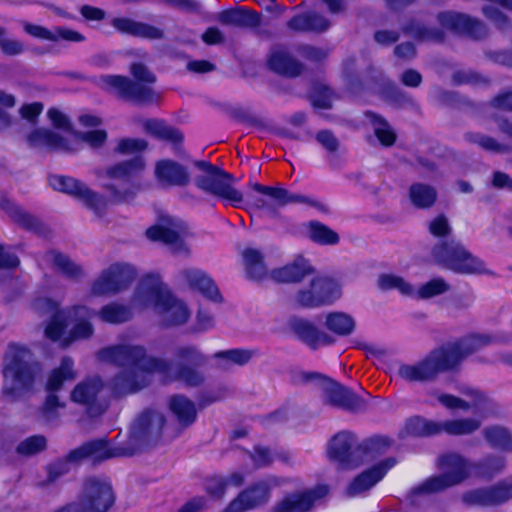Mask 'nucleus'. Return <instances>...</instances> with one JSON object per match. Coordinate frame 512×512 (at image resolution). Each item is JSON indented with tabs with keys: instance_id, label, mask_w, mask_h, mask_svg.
<instances>
[{
	"instance_id": "0e129e2a",
	"label": "nucleus",
	"mask_w": 512,
	"mask_h": 512,
	"mask_svg": "<svg viewBox=\"0 0 512 512\" xmlns=\"http://www.w3.org/2000/svg\"><path fill=\"white\" fill-rule=\"evenodd\" d=\"M73 467L68 462L66 457L57 459L56 461L50 463L47 467V482L48 483H54L57 481L60 477L68 474Z\"/></svg>"
},
{
	"instance_id": "5701e85b",
	"label": "nucleus",
	"mask_w": 512,
	"mask_h": 512,
	"mask_svg": "<svg viewBox=\"0 0 512 512\" xmlns=\"http://www.w3.org/2000/svg\"><path fill=\"white\" fill-rule=\"evenodd\" d=\"M437 21L443 28L475 40L483 39L488 34V30L482 22L465 14L453 11L441 12L437 15Z\"/></svg>"
},
{
	"instance_id": "e2e57ef3",
	"label": "nucleus",
	"mask_w": 512,
	"mask_h": 512,
	"mask_svg": "<svg viewBox=\"0 0 512 512\" xmlns=\"http://www.w3.org/2000/svg\"><path fill=\"white\" fill-rule=\"evenodd\" d=\"M228 480L223 476H211L205 480L206 493L216 500H221L226 492Z\"/></svg>"
},
{
	"instance_id": "f3484780",
	"label": "nucleus",
	"mask_w": 512,
	"mask_h": 512,
	"mask_svg": "<svg viewBox=\"0 0 512 512\" xmlns=\"http://www.w3.org/2000/svg\"><path fill=\"white\" fill-rule=\"evenodd\" d=\"M135 277L136 272L131 265L112 264L93 282L91 293L96 296L118 293L128 288Z\"/></svg>"
},
{
	"instance_id": "c85d7f7f",
	"label": "nucleus",
	"mask_w": 512,
	"mask_h": 512,
	"mask_svg": "<svg viewBox=\"0 0 512 512\" xmlns=\"http://www.w3.org/2000/svg\"><path fill=\"white\" fill-rule=\"evenodd\" d=\"M181 277L193 289H197L203 296L209 300L221 303L223 298L214 281L199 269H185L180 273Z\"/></svg>"
},
{
	"instance_id": "aec40b11",
	"label": "nucleus",
	"mask_w": 512,
	"mask_h": 512,
	"mask_svg": "<svg viewBox=\"0 0 512 512\" xmlns=\"http://www.w3.org/2000/svg\"><path fill=\"white\" fill-rule=\"evenodd\" d=\"M277 485L275 478L259 480L241 491L222 512H246L266 505L271 490Z\"/></svg>"
},
{
	"instance_id": "864d4df0",
	"label": "nucleus",
	"mask_w": 512,
	"mask_h": 512,
	"mask_svg": "<svg viewBox=\"0 0 512 512\" xmlns=\"http://www.w3.org/2000/svg\"><path fill=\"white\" fill-rule=\"evenodd\" d=\"M366 117L373 126L374 134L384 146H392L396 141V134L389 123L381 116L367 112Z\"/></svg>"
},
{
	"instance_id": "13d9d810",
	"label": "nucleus",
	"mask_w": 512,
	"mask_h": 512,
	"mask_svg": "<svg viewBox=\"0 0 512 512\" xmlns=\"http://www.w3.org/2000/svg\"><path fill=\"white\" fill-rule=\"evenodd\" d=\"M64 404L53 393L47 395L44 404L39 410V420L45 424H53L60 418V410Z\"/></svg>"
},
{
	"instance_id": "ea45409f",
	"label": "nucleus",
	"mask_w": 512,
	"mask_h": 512,
	"mask_svg": "<svg viewBox=\"0 0 512 512\" xmlns=\"http://www.w3.org/2000/svg\"><path fill=\"white\" fill-rule=\"evenodd\" d=\"M144 166L143 158L137 156L108 167L104 173L109 179L128 183L132 177L144 169Z\"/></svg>"
},
{
	"instance_id": "a19ab883",
	"label": "nucleus",
	"mask_w": 512,
	"mask_h": 512,
	"mask_svg": "<svg viewBox=\"0 0 512 512\" xmlns=\"http://www.w3.org/2000/svg\"><path fill=\"white\" fill-rule=\"evenodd\" d=\"M144 130L150 135L168 141L174 145L183 141V134L180 130L158 119H145L142 121Z\"/></svg>"
},
{
	"instance_id": "473e14b6",
	"label": "nucleus",
	"mask_w": 512,
	"mask_h": 512,
	"mask_svg": "<svg viewBox=\"0 0 512 512\" xmlns=\"http://www.w3.org/2000/svg\"><path fill=\"white\" fill-rule=\"evenodd\" d=\"M158 180L168 186H186L190 181L187 169L172 160H161L155 169Z\"/></svg>"
},
{
	"instance_id": "c03bdc74",
	"label": "nucleus",
	"mask_w": 512,
	"mask_h": 512,
	"mask_svg": "<svg viewBox=\"0 0 512 512\" xmlns=\"http://www.w3.org/2000/svg\"><path fill=\"white\" fill-rule=\"evenodd\" d=\"M76 373L73 370V361L69 357H64L60 366L53 369L49 374L46 389L50 392L58 391L62 388L65 381L74 380Z\"/></svg>"
},
{
	"instance_id": "a211bd4d",
	"label": "nucleus",
	"mask_w": 512,
	"mask_h": 512,
	"mask_svg": "<svg viewBox=\"0 0 512 512\" xmlns=\"http://www.w3.org/2000/svg\"><path fill=\"white\" fill-rule=\"evenodd\" d=\"M364 453L363 445L357 444L355 435L349 431L337 433L329 442L328 456L341 468L352 469L360 465Z\"/></svg>"
},
{
	"instance_id": "bb28decb",
	"label": "nucleus",
	"mask_w": 512,
	"mask_h": 512,
	"mask_svg": "<svg viewBox=\"0 0 512 512\" xmlns=\"http://www.w3.org/2000/svg\"><path fill=\"white\" fill-rule=\"evenodd\" d=\"M76 313L80 317H98L102 322L114 325L127 322L132 318L131 309L126 305L116 302L103 306L99 311L91 310L86 306L79 305L76 309Z\"/></svg>"
},
{
	"instance_id": "9b49d317",
	"label": "nucleus",
	"mask_w": 512,
	"mask_h": 512,
	"mask_svg": "<svg viewBox=\"0 0 512 512\" xmlns=\"http://www.w3.org/2000/svg\"><path fill=\"white\" fill-rule=\"evenodd\" d=\"M202 174L195 178V185L202 191L239 207L243 194L232 186L233 176L207 161H196Z\"/></svg>"
},
{
	"instance_id": "f704fd0d",
	"label": "nucleus",
	"mask_w": 512,
	"mask_h": 512,
	"mask_svg": "<svg viewBox=\"0 0 512 512\" xmlns=\"http://www.w3.org/2000/svg\"><path fill=\"white\" fill-rule=\"evenodd\" d=\"M313 268L307 260L298 257L292 263L271 271V278L278 283H297L307 275L312 274Z\"/></svg>"
},
{
	"instance_id": "680f3d73",
	"label": "nucleus",
	"mask_w": 512,
	"mask_h": 512,
	"mask_svg": "<svg viewBox=\"0 0 512 512\" xmlns=\"http://www.w3.org/2000/svg\"><path fill=\"white\" fill-rule=\"evenodd\" d=\"M378 285L383 290L398 289L405 295H410L413 292V288L409 283L403 278L392 274L381 275L378 279Z\"/></svg>"
},
{
	"instance_id": "e433bc0d",
	"label": "nucleus",
	"mask_w": 512,
	"mask_h": 512,
	"mask_svg": "<svg viewBox=\"0 0 512 512\" xmlns=\"http://www.w3.org/2000/svg\"><path fill=\"white\" fill-rule=\"evenodd\" d=\"M46 258L58 273L62 274L69 280L78 281L85 275L81 265L74 262L64 253L51 250L47 252Z\"/></svg>"
},
{
	"instance_id": "4be33fe9",
	"label": "nucleus",
	"mask_w": 512,
	"mask_h": 512,
	"mask_svg": "<svg viewBox=\"0 0 512 512\" xmlns=\"http://www.w3.org/2000/svg\"><path fill=\"white\" fill-rule=\"evenodd\" d=\"M328 493L329 487L327 485H317L301 492H294L278 501L271 508V512H309L313 509L315 503Z\"/></svg>"
},
{
	"instance_id": "f03ea898",
	"label": "nucleus",
	"mask_w": 512,
	"mask_h": 512,
	"mask_svg": "<svg viewBox=\"0 0 512 512\" xmlns=\"http://www.w3.org/2000/svg\"><path fill=\"white\" fill-rule=\"evenodd\" d=\"M133 306L153 308L163 326L185 324L190 311L186 304L172 295L159 276L148 275L139 283L132 300Z\"/></svg>"
},
{
	"instance_id": "412c9836",
	"label": "nucleus",
	"mask_w": 512,
	"mask_h": 512,
	"mask_svg": "<svg viewBox=\"0 0 512 512\" xmlns=\"http://www.w3.org/2000/svg\"><path fill=\"white\" fill-rule=\"evenodd\" d=\"M512 499V478L495 485L464 492L461 501L466 506H498Z\"/></svg>"
},
{
	"instance_id": "09e8293b",
	"label": "nucleus",
	"mask_w": 512,
	"mask_h": 512,
	"mask_svg": "<svg viewBox=\"0 0 512 512\" xmlns=\"http://www.w3.org/2000/svg\"><path fill=\"white\" fill-rule=\"evenodd\" d=\"M482 434L491 447L512 452V436L506 428L489 426L483 429Z\"/></svg>"
},
{
	"instance_id": "2f4dec72",
	"label": "nucleus",
	"mask_w": 512,
	"mask_h": 512,
	"mask_svg": "<svg viewBox=\"0 0 512 512\" xmlns=\"http://www.w3.org/2000/svg\"><path fill=\"white\" fill-rule=\"evenodd\" d=\"M0 206L9 215V217L22 228L39 235H45L48 233V228L40 219L24 211L20 206L10 200H1Z\"/></svg>"
},
{
	"instance_id": "052dcab7",
	"label": "nucleus",
	"mask_w": 512,
	"mask_h": 512,
	"mask_svg": "<svg viewBox=\"0 0 512 512\" xmlns=\"http://www.w3.org/2000/svg\"><path fill=\"white\" fill-rule=\"evenodd\" d=\"M450 290V285L443 278H434L423 284L417 291L421 299H429Z\"/></svg>"
},
{
	"instance_id": "2eb2a0df",
	"label": "nucleus",
	"mask_w": 512,
	"mask_h": 512,
	"mask_svg": "<svg viewBox=\"0 0 512 512\" xmlns=\"http://www.w3.org/2000/svg\"><path fill=\"white\" fill-rule=\"evenodd\" d=\"M320 379L324 402L346 411L357 412L365 408V402L347 387L317 373H309L305 380Z\"/></svg>"
},
{
	"instance_id": "b1692460",
	"label": "nucleus",
	"mask_w": 512,
	"mask_h": 512,
	"mask_svg": "<svg viewBox=\"0 0 512 512\" xmlns=\"http://www.w3.org/2000/svg\"><path fill=\"white\" fill-rule=\"evenodd\" d=\"M156 371H144L139 368H122L111 380V391L117 396L137 393L151 383V374Z\"/></svg>"
},
{
	"instance_id": "dca6fc26",
	"label": "nucleus",
	"mask_w": 512,
	"mask_h": 512,
	"mask_svg": "<svg viewBox=\"0 0 512 512\" xmlns=\"http://www.w3.org/2000/svg\"><path fill=\"white\" fill-rule=\"evenodd\" d=\"M187 234L185 224L175 218L161 217L158 224L146 230L147 237L152 241H161L175 254H189V249L184 242Z\"/></svg>"
},
{
	"instance_id": "6ab92c4d",
	"label": "nucleus",
	"mask_w": 512,
	"mask_h": 512,
	"mask_svg": "<svg viewBox=\"0 0 512 512\" xmlns=\"http://www.w3.org/2000/svg\"><path fill=\"white\" fill-rule=\"evenodd\" d=\"M340 297L336 282L328 277H316L308 288L301 289L295 296L296 303L304 308H316L332 303Z\"/></svg>"
},
{
	"instance_id": "f257e3e1",
	"label": "nucleus",
	"mask_w": 512,
	"mask_h": 512,
	"mask_svg": "<svg viewBox=\"0 0 512 512\" xmlns=\"http://www.w3.org/2000/svg\"><path fill=\"white\" fill-rule=\"evenodd\" d=\"M497 338L487 333H473L431 350L414 364H404L399 376L408 382H431L439 374L459 370L463 360L480 349L491 345Z\"/></svg>"
},
{
	"instance_id": "5fc2aeb1",
	"label": "nucleus",
	"mask_w": 512,
	"mask_h": 512,
	"mask_svg": "<svg viewBox=\"0 0 512 512\" xmlns=\"http://www.w3.org/2000/svg\"><path fill=\"white\" fill-rule=\"evenodd\" d=\"M405 432L410 436L416 437L436 435L440 433V422L413 417L407 421Z\"/></svg>"
},
{
	"instance_id": "6e6d98bb",
	"label": "nucleus",
	"mask_w": 512,
	"mask_h": 512,
	"mask_svg": "<svg viewBox=\"0 0 512 512\" xmlns=\"http://www.w3.org/2000/svg\"><path fill=\"white\" fill-rule=\"evenodd\" d=\"M308 235L313 242L321 245H334L339 242L338 234L318 221L309 222Z\"/></svg>"
},
{
	"instance_id": "72a5a7b5",
	"label": "nucleus",
	"mask_w": 512,
	"mask_h": 512,
	"mask_svg": "<svg viewBox=\"0 0 512 512\" xmlns=\"http://www.w3.org/2000/svg\"><path fill=\"white\" fill-rule=\"evenodd\" d=\"M112 25L118 31L135 37L157 40L163 39L165 36V33L162 29L129 18H115L112 21Z\"/></svg>"
},
{
	"instance_id": "79ce46f5",
	"label": "nucleus",
	"mask_w": 512,
	"mask_h": 512,
	"mask_svg": "<svg viewBox=\"0 0 512 512\" xmlns=\"http://www.w3.org/2000/svg\"><path fill=\"white\" fill-rule=\"evenodd\" d=\"M384 476V469L372 467L358 475L346 488V494L350 497L360 495L372 488Z\"/></svg>"
},
{
	"instance_id": "de8ad7c7",
	"label": "nucleus",
	"mask_w": 512,
	"mask_h": 512,
	"mask_svg": "<svg viewBox=\"0 0 512 512\" xmlns=\"http://www.w3.org/2000/svg\"><path fill=\"white\" fill-rule=\"evenodd\" d=\"M247 276L253 280H261L267 275L263 254L257 250L248 248L242 253Z\"/></svg>"
},
{
	"instance_id": "338daca9",
	"label": "nucleus",
	"mask_w": 512,
	"mask_h": 512,
	"mask_svg": "<svg viewBox=\"0 0 512 512\" xmlns=\"http://www.w3.org/2000/svg\"><path fill=\"white\" fill-rule=\"evenodd\" d=\"M76 140L88 143L92 148H98L104 144L107 138V133L104 130H93L90 132H74Z\"/></svg>"
},
{
	"instance_id": "58836bf2",
	"label": "nucleus",
	"mask_w": 512,
	"mask_h": 512,
	"mask_svg": "<svg viewBox=\"0 0 512 512\" xmlns=\"http://www.w3.org/2000/svg\"><path fill=\"white\" fill-rule=\"evenodd\" d=\"M222 24L241 28H254L260 25V16L252 11L242 8L229 9L218 15Z\"/></svg>"
},
{
	"instance_id": "49530a36",
	"label": "nucleus",
	"mask_w": 512,
	"mask_h": 512,
	"mask_svg": "<svg viewBox=\"0 0 512 512\" xmlns=\"http://www.w3.org/2000/svg\"><path fill=\"white\" fill-rule=\"evenodd\" d=\"M412 204L419 209L430 208L437 199L436 189L428 184L414 183L409 188Z\"/></svg>"
},
{
	"instance_id": "c756f323",
	"label": "nucleus",
	"mask_w": 512,
	"mask_h": 512,
	"mask_svg": "<svg viewBox=\"0 0 512 512\" xmlns=\"http://www.w3.org/2000/svg\"><path fill=\"white\" fill-rule=\"evenodd\" d=\"M118 455L109 451L107 441L105 439H96L84 443L80 447L71 450L65 457L72 467L78 466L83 460L94 457L104 460Z\"/></svg>"
},
{
	"instance_id": "7ed1b4c3",
	"label": "nucleus",
	"mask_w": 512,
	"mask_h": 512,
	"mask_svg": "<svg viewBox=\"0 0 512 512\" xmlns=\"http://www.w3.org/2000/svg\"><path fill=\"white\" fill-rule=\"evenodd\" d=\"M39 364L25 347L10 344L4 356L2 393L12 401L29 392L39 373Z\"/></svg>"
},
{
	"instance_id": "4468645a",
	"label": "nucleus",
	"mask_w": 512,
	"mask_h": 512,
	"mask_svg": "<svg viewBox=\"0 0 512 512\" xmlns=\"http://www.w3.org/2000/svg\"><path fill=\"white\" fill-rule=\"evenodd\" d=\"M442 474L427 479L417 488L421 493H437L460 484L468 477L467 464L459 454L443 455L438 460Z\"/></svg>"
},
{
	"instance_id": "c9c22d12",
	"label": "nucleus",
	"mask_w": 512,
	"mask_h": 512,
	"mask_svg": "<svg viewBox=\"0 0 512 512\" xmlns=\"http://www.w3.org/2000/svg\"><path fill=\"white\" fill-rule=\"evenodd\" d=\"M268 64L274 72L291 78L299 76L303 70L302 64L282 49L271 53Z\"/></svg>"
},
{
	"instance_id": "20e7f679",
	"label": "nucleus",
	"mask_w": 512,
	"mask_h": 512,
	"mask_svg": "<svg viewBox=\"0 0 512 512\" xmlns=\"http://www.w3.org/2000/svg\"><path fill=\"white\" fill-rule=\"evenodd\" d=\"M49 184L53 189L83 202L97 216L105 214L109 201L115 204L128 203L134 199L138 192V187L135 185L120 190L114 184H104L103 187L110 193L108 200L103 195L91 190L85 183L72 177L53 175L49 177Z\"/></svg>"
},
{
	"instance_id": "774afa93",
	"label": "nucleus",
	"mask_w": 512,
	"mask_h": 512,
	"mask_svg": "<svg viewBox=\"0 0 512 512\" xmlns=\"http://www.w3.org/2000/svg\"><path fill=\"white\" fill-rule=\"evenodd\" d=\"M429 232L435 237H446L452 229L449 225L448 219L444 215H438L428 225Z\"/></svg>"
},
{
	"instance_id": "a878e982",
	"label": "nucleus",
	"mask_w": 512,
	"mask_h": 512,
	"mask_svg": "<svg viewBox=\"0 0 512 512\" xmlns=\"http://www.w3.org/2000/svg\"><path fill=\"white\" fill-rule=\"evenodd\" d=\"M30 148L47 152H73L77 148L72 147L67 139L49 129L38 128L27 136Z\"/></svg>"
},
{
	"instance_id": "9d476101",
	"label": "nucleus",
	"mask_w": 512,
	"mask_h": 512,
	"mask_svg": "<svg viewBox=\"0 0 512 512\" xmlns=\"http://www.w3.org/2000/svg\"><path fill=\"white\" fill-rule=\"evenodd\" d=\"M115 502L111 484L98 477L84 480L77 502H71L55 512H108Z\"/></svg>"
},
{
	"instance_id": "bf43d9fd",
	"label": "nucleus",
	"mask_w": 512,
	"mask_h": 512,
	"mask_svg": "<svg viewBox=\"0 0 512 512\" xmlns=\"http://www.w3.org/2000/svg\"><path fill=\"white\" fill-rule=\"evenodd\" d=\"M47 440L43 435L30 436L19 443L16 452L25 457H30L44 451Z\"/></svg>"
},
{
	"instance_id": "8fccbe9b",
	"label": "nucleus",
	"mask_w": 512,
	"mask_h": 512,
	"mask_svg": "<svg viewBox=\"0 0 512 512\" xmlns=\"http://www.w3.org/2000/svg\"><path fill=\"white\" fill-rule=\"evenodd\" d=\"M481 426V421L474 418H463L440 422V433L446 432L449 435L461 436L470 435Z\"/></svg>"
},
{
	"instance_id": "7c9ffc66",
	"label": "nucleus",
	"mask_w": 512,
	"mask_h": 512,
	"mask_svg": "<svg viewBox=\"0 0 512 512\" xmlns=\"http://www.w3.org/2000/svg\"><path fill=\"white\" fill-rule=\"evenodd\" d=\"M464 394L469 396L471 401H465L450 394L440 395L438 401L448 409H460L464 411L474 409L476 412H482L491 403L489 398L478 390L467 389L464 391Z\"/></svg>"
},
{
	"instance_id": "6e6552de",
	"label": "nucleus",
	"mask_w": 512,
	"mask_h": 512,
	"mask_svg": "<svg viewBox=\"0 0 512 512\" xmlns=\"http://www.w3.org/2000/svg\"><path fill=\"white\" fill-rule=\"evenodd\" d=\"M79 306L72 308L71 312L60 310L53 301L50 299H38L34 303V309L42 315H49L50 321L45 328V335L47 338L56 341L62 335V332L68 325V318L73 316L77 323L71 330V337L73 340L87 339L92 336L94 328L89 322L92 318L80 317L76 313Z\"/></svg>"
},
{
	"instance_id": "4c0bfd02",
	"label": "nucleus",
	"mask_w": 512,
	"mask_h": 512,
	"mask_svg": "<svg viewBox=\"0 0 512 512\" xmlns=\"http://www.w3.org/2000/svg\"><path fill=\"white\" fill-rule=\"evenodd\" d=\"M404 34L420 42H442L444 32L435 27H429L420 20L412 18L402 27Z\"/></svg>"
},
{
	"instance_id": "ddd939ff",
	"label": "nucleus",
	"mask_w": 512,
	"mask_h": 512,
	"mask_svg": "<svg viewBox=\"0 0 512 512\" xmlns=\"http://www.w3.org/2000/svg\"><path fill=\"white\" fill-rule=\"evenodd\" d=\"M104 387L101 377H87L71 390L70 400L79 405L89 418H99L108 409V402L103 397Z\"/></svg>"
},
{
	"instance_id": "37998d69",
	"label": "nucleus",
	"mask_w": 512,
	"mask_h": 512,
	"mask_svg": "<svg viewBox=\"0 0 512 512\" xmlns=\"http://www.w3.org/2000/svg\"><path fill=\"white\" fill-rule=\"evenodd\" d=\"M369 70L372 73L371 79L374 82L381 83L386 86L385 97L389 102L397 106L413 104V99L398 88L393 82L389 81L382 71L373 67H370Z\"/></svg>"
},
{
	"instance_id": "3c124183",
	"label": "nucleus",
	"mask_w": 512,
	"mask_h": 512,
	"mask_svg": "<svg viewBox=\"0 0 512 512\" xmlns=\"http://www.w3.org/2000/svg\"><path fill=\"white\" fill-rule=\"evenodd\" d=\"M506 466V459L500 455H488L473 464V468L478 476L491 479L500 474Z\"/></svg>"
},
{
	"instance_id": "69168bd1",
	"label": "nucleus",
	"mask_w": 512,
	"mask_h": 512,
	"mask_svg": "<svg viewBox=\"0 0 512 512\" xmlns=\"http://www.w3.org/2000/svg\"><path fill=\"white\" fill-rule=\"evenodd\" d=\"M148 147V142L144 139L124 138L118 142L115 152L120 154H133L144 151Z\"/></svg>"
},
{
	"instance_id": "423d86ee",
	"label": "nucleus",
	"mask_w": 512,
	"mask_h": 512,
	"mask_svg": "<svg viewBox=\"0 0 512 512\" xmlns=\"http://www.w3.org/2000/svg\"><path fill=\"white\" fill-rule=\"evenodd\" d=\"M176 363L167 359L158 358L164 363L158 368L164 383L181 381L188 387H199L205 382L204 374L197 368L207 363V357L194 345H181L174 350Z\"/></svg>"
},
{
	"instance_id": "4d7b16f0",
	"label": "nucleus",
	"mask_w": 512,
	"mask_h": 512,
	"mask_svg": "<svg viewBox=\"0 0 512 512\" xmlns=\"http://www.w3.org/2000/svg\"><path fill=\"white\" fill-rule=\"evenodd\" d=\"M255 355L254 350L249 349H230L225 351H219L214 354V358L223 361L221 364L222 368H228L229 364H236L239 366L247 364L252 357Z\"/></svg>"
},
{
	"instance_id": "39448f33",
	"label": "nucleus",
	"mask_w": 512,
	"mask_h": 512,
	"mask_svg": "<svg viewBox=\"0 0 512 512\" xmlns=\"http://www.w3.org/2000/svg\"><path fill=\"white\" fill-rule=\"evenodd\" d=\"M130 72L137 81L126 76L102 75L94 82L101 89L136 104L147 105L157 102L160 96L147 85L156 81V76L150 69L141 63H134L131 65Z\"/></svg>"
},
{
	"instance_id": "603ef678",
	"label": "nucleus",
	"mask_w": 512,
	"mask_h": 512,
	"mask_svg": "<svg viewBox=\"0 0 512 512\" xmlns=\"http://www.w3.org/2000/svg\"><path fill=\"white\" fill-rule=\"evenodd\" d=\"M464 139L490 153L504 154L510 150L507 145L498 142L495 138L479 132H466Z\"/></svg>"
},
{
	"instance_id": "393cba45",
	"label": "nucleus",
	"mask_w": 512,
	"mask_h": 512,
	"mask_svg": "<svg viewBox=\"0 0 512 512\" xmlns=\"http://www.w3.org/2000/svg\"><path fill=\"white\" fill-rule=\"evenodd\" d=\"M168 408L175 424V435L181 434L189 428L197 419L195 403L187 396L176 394L169 398Z\"/></svg>"
},
{
	"instance_id": "1a4fd4ad",
	"label": "nucleus",
	"mask_w": 512,
	"mask_h": 512,
	"mask_svg": "<svg viewBox=\"0 0 512 512\" xmlns=\"http://www.w3.org/2000/svg\"><path fill=\"white\" fill-rule=\"evenodd\" d=\"M434 261L445 268L459 274L486 273L483 261L473 256L460 242L442 240L432 248Z\"/></svg>"
},
{
	"instance_id": "0eeeda50",
	"label": "nucleus",
	"mask_w": 512,
	"mask_h": 512,
	"mask_svg": "<svg viewBox=\"0 0 512 512\" xmlns=\"http://www.w3.org/2000/svg\"><path fill=\"white\" fill-rule=\"evenodd\" d=\"M166 423L165 415L156 408H145L134 418L126 446L117 449V454L132 456L141 449L155 445L162 437Z\"/></svg>"
},
{
	"instance_id": "f8f14e48",
	"label": "nucleus",
	"mask_w": 512,
	"mask_h": 512,
	"mask_svg": "<svg viewBox=\"0 0 512 512\" xmlns=\"http://www.w3.org/2000/svg\"><path fill=\"white\" fill-rule=\"evenodd\" d=\"M102 361L109 362L122 368H139L144 371H156L163 368L164 363L158 357L147 354L144 346L120 344L105 347L98 352Z\"/></svg>"
},
{
	"instance_id": "cd10ccee",
	"label": "nucleus",
	"mask_w": 512,
	"mask_h": 512,
	"mask_svg": "<svg viewBox=\"0 0 512 512\" xmlns=\"http://www.w3.org/2000/svg\"><path fill=\"white\" fill-rule=\"evenodd\" d=\"M289 326L293 333L312 349L320 344H332L333 338L327 333L320 331L316 325L304 318L294 317L290 319Z\"/></svg>"
},
{
	"instance_id": "a18cd8bd",
	"label": "nucleus",
	"mask_w": 512,
	"mask_h": 512,
	"mask_svg": "<svg viewBox=\"0 0 512 512\" xmlns=\"http://www.w3.org/2000/svg\"><path fill=\"white\" fill-rule=\"evenodd\" d=\"M325 327L338 336H348L355 330L352 316L344 312H330L325 317Z\"/></svg>"
}]
</instances>
